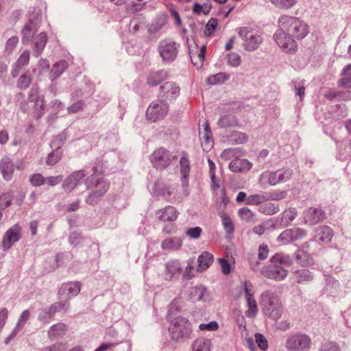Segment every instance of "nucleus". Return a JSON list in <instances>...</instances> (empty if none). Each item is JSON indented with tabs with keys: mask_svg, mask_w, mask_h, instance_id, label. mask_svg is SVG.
I'll list each match as a JSON object with an SVG mask.
<instances>
[{
	"mask_svg": "<svg viewBox=\"0 0 351 351\" xmlns=\"http://www.w3.org/2000/svg\"><path fill=\"white\" fill-rule=\"evenodd\" d=\"M278 27L297 40H302L309 33L308 25L300 19L288 15L280 16Z\"/></svg>",
	"mask_w": 351,
	"mask_h": 351,
	"instance_id": "nucleus-1",
	"label": "nucleus"
},
{
	"mask_svg": "<svg viewBox=\"0 0 351 351\" xmlns=\"http://www.w3.org/2000/svg\"><path fill=\"white\" fill-rule=\"evenodd\" d=\"M169 320L170 337L173 340L178 341L191 338L192 326L186 319L182 317L171 319L169 315Z\"/></svg>",
	"mask_w": 351,
	"mask_h": 351,
	"instance_id": "nucleus-2",
	"label": "nucleus"
},
{
	"mask_svg": "<svg viewBox=\"0 0 351 351\" xmlns=\"http://www.w3.org/2000/svg\"><path fill=\"white\" fill-rule=\"evenodd\" d=\"M238 34L243 40L244 49L248 51L256 50L263 42V32L251 27H240Z\"/></svg>",
	"mask_w": 351,
	"mask_h": 351,
	"instance_id": "nucleus-3",
	"label": "nucleus"
},
{
	"mask_svg": "<svg viewBox=\"0 0 351 351\" xmlns=\"http://www.w3.org/2000/svg\"><path fill=\"white\" fill-rule=\"evenodd\" d=\"M274 40L277 45L285 53L294 54L298 51V46L295 39L282 28L279 27L274 34Z\"/></svg>",
	"mask_w": 351,
	"mask_h": 351,
	"instance_id": "nucleus-4",
	"label": "nucleus"
},
{
	"mask_svg": "<svg viewBox=\"0 0 351 351\" xmlns=\"http://www.w3.org/2000/svg\"><path fill=\"white\" fill-rule=\"evenodd\" d=\"M292 176V171L289 169H280L276 171H267L261 173L258 182L261 186L269 184L276 185L280 182L289 180Z\"/></svg>",
	"mask_w": 351,
	"mask_h": 351,
	"instance_id": "nucleus-5",
	"label": "nucleus"
},
{
	"mask_svg": "<svg viewBox=\"0 0 351 351\" xmlns=\"http://www.w3.org/2000/svg\"><path fill=\"white\" fill-rule=\"evenodd\" d=\"M169 112V105L162 99L153 101L147 108L146 116L152 122L163 119Z\"/></svg>",
	"mask_w": 351,
	"mask_h": 351,
	"instance_id": "nucleus-6",
	"label": "nucleus"
},
{
	"mask_svg": "<svg viewBox=\"0 0 351 351\" xmlns=\"http://www.w3.org/2000/svg\"><path fill=\"white\" fill-rule=\"evenodd\" d=\"M174 159L172 154L162 147L156 149L150 156L152 165L160 170L167 168Z\"/></svg>",
	"mask_w": 351,
	"mask_h": 351,
	"instance_id": "nucleus-7",
	"label": "nucleus"
},
{
	"mask_svg": "<svg viewBox=\"0 0 351 351\" xmlns=\"http://www.w3.org/2000/svg\"><path fill=\"white\" fill-rule=\"evenodd\" d=\"M311 339L306 335H295L286 341V348L290 351H305L308 350Z\"/></svg>",
	"mask_w": 351,
	"mask_h": 351,
	"instance_id": "nucleus-8",
	"label": "nucleus"
},
{
	"mask_svg": "<svg viewBox=\"0 0 351 351\" xmlns=\"http://www.w3.org/2000/svg\"><path fill=\"white\" fill-rule=\"evenodd\" d=\"M158 51L163 61L172 62L177 56L178 49L175 42L162 40L160 42Z\"/></svg>",
	"mask_w": 351,
	"mask_h": 351,
	"instance_id": "nucleus-9",
	"label": "nucleus"
},
{
	"mask_svg": "<svg viewBox=\"0 0 351 351\" xmlns=\"http://www.w3.org/2000/svg\"><path fill=\"white\" fill-rule=\"evenodd\" d=\"M21 236V227L15 224L10 228L5 233L2 241V249L3 251L8 250L12 245L19 241Z\"/></svg>",
	"mask_w": 351,
	"mask_h": 351,
	"instance_id": "nucleus-10",
	"label": "nucleus"
},
{
	"mask_svg": "<svg viewBox=\"0 0 351 351\" xmlns=\"http://www.w3.org/2000/svg\"><path fill=\"white\" fill-rule=\"evenodd\" d=\"M180 95V87L172 82H167L160 87V99L171 101Z\"/></svg>",
	"mask_w": 351,
	"mask_h": 351,
	"instance_id": "nucleus-11",
	"label": "nucleus"
},
{
	"mask_svg": "<svg viewBox=\"0 0 351 351\" xmlns=\"http://www.w3.org/2000/svg\"><path fill=\"white\" fill-rule=\"evenodd\" d=\"M81 290V284L79 282H70L61 285L58 294L62 301L68 300L76 296Z\"/></svg>",
	"mask_w": 351,
	"mask_h": 351,
	"instance_id": "nucleus-12",
	"label": "nucleus"
},
{
	"mask_svg": "<svg viewBox=\"0 0 351 351\" xmlns=\"http://www.w3.org/2000/svg\"><path fill=\"white\" fill-rule=\"evenodd\" d=\"M325 219V213L320 208H309L304 213L303 219L305 224L313 226Z\"/></svg>",
	"mask_w": 351,
	"mask_h": 351,
	"instance_id": "nucleus-13",
	"label": "nucleus"
},
{
	"mask_svg": "<svg viewBox=\"0 0 351 351\" xmlns=\"http://www.w3.org/2000/svg\"><path fill=\"white\" fill-rule=\"evenodd\" d=\"M262 274L267 278L282 280L287 276V271L282 267L274 263V265H269L264 268Z\"/></svg>",
	"mask_w": 351,
	"mask_h": 351,
	"instance_id": "nucleus-14",
	"label": "nucleus"
},
{
	"mask_svg": "<svg viewBox=\"0 0 351 351\" xmlns=\"http://www.w3.org/2000/svg\"><path fill=\"white\" fill-rule=\"evenodd\" d=\"M181 272L180 263L178 261H169L165 265V269L162 274V278L167 281L172 280Z\"/></svg>",
	"mask_w": 351,
	"mask_h": 351,
	"instance_id": "nucleus-15",
	"label": "nucleus"
},
{
	"mask_svg": "<svg viewBox=\"0 0 351 351\" xmlns=\"http://www.w3.org/2000/svg\"><path fill=\"white\" fill-rule=\"evenodd\" d=\"M203 127L204 131L199 134L201 136V145L204 152H208L213 145L212 132L207 121L203 124Z\"/></svg>",
	"mask_w": 351,
	"mask_h": 351,
	"instance_id": "nucleus-16",
	"label": "nucleus"
},
{
	"mask_svg": "<svg viewBox=\"0 0 351 351\" xmlns=\"http://www.w3.org/2000/svg\"><path fill=\"white\" fill-rule=\"evenodd\" d=\"M158 215L160 221L164 222H172L177 219L179 213L175 207L167 206L159 210Z\"/></svg>",
	"mask_w": 351,
	"mask_h": 351,
	"instance_id": "nucleus-17",
	"label": "nucleus"
},
{
	"mask_svg": "<svg viewBox=\"0 0 351 351\" xmlns=\"http://www.w3.org/2000/svg\"><path fill=\"white\" fill-rule=\"evenodd\" d=\"M306 234V231L302 228L288 229L283 231L278 239L286 241H296L304 237Z\"/></svg>",
	"mask_w": 351,
	"mask_h": 351,
	"instance_id": "nucleus-18",
	"label": "nucleus"
},
{
	"mask_svg": "<svg viewBox=\"0 0 351 351\" xmlns=\"http://www.w3.org/2000/svg\"><path fill=\"white\" fill-rule=\"evenodd\" d=\"M252 166V163L247 159H236L230 163L229 169L234 173L247 172Z\"/></svg>",
	"mask_w": 351,
	"mask_h": 351,
	"instance_id": "nucleus-19",
	"label": "nucleus"
},
{
	"mask_svg": "<svg viewBox=\"0 0 351 351\" xmlns=\"http://www.w3.org/2000/svg\"><path fill=\"white\" fill-rule=\"evenodd\" d=\"M0 171L5 180H10L12 178L14 166L12 161L9 158L5 157L1 160Z\"/></svg>",
	"mask_w": 351,
	"mask_h": 351,
	"instance_id": "nucleus-20",
	"label": "nucleus"
},
{
	"mask_svg": "<svg viewBox=\"0 0 351 351\" xmlns=\"http://www.w3.org/2000/svg\"><path fill=\"white\" fill-rule=\"evenodd\" d=\"M85 177L83 171H77L73 173L66 178L63 184V188L65 191H71L77 186L80 181Z\"/></svg>",
	"mask_w": 351,
	"mask_h": 351,
	"instance_id": "nucleus-21",
	"label": "nucleus"
},
{
	"mask_svg": "<svg viewBox=\"0 0 351 351\" xmlns=\"http://www.w3.org/2000/svg\"><path fill=\"white\" fill-rule=\"evenodd\" d=\"M316 241L322 243H329L332 237V230L327 226H324L317 228L315 235Z\"/></svg>",
	"mask_w": 351,
	"mask_h": 351,
	"instance_id": "nucleus-22",
	"label": "nucleus"
},
{
	"mask_svg": "<svg viewBox=\"0 0 351 351\" xmlns=\"http://www.w3.org/2000/svg\"><path fill=\"white\" fill-rule=\"evenodd\" d=\"M260 303L264 307L276 306L279 305V299L274 293L266 291L262 293Z\"/></svg>",
	"mask_w": 351,
	"mask_h": 351,
	"instance_id": "nucleus-23",
	"label": "nucleus"
},
{
	"mask_svg": "<svg viewBox=\"0 0 351 351\" xmlns=\"http://www.w3.org/2000/svg\"><path fill=\"white\" fill-rule=\"evenodd\" d=\"M47 41V36L45 32H41L34 38V50L36 57H38L43 51Z\"/></svg>",
	"mask_w": 351,
	"mask_h": 351,
	"instance_id": "nucleus-24",
	"label": "nucleus"
},
{
	"mask_svg": "<svg viewBox=\"0 0 351 351\" xmlns=\"http://www.w3.org/2000/svg\"><path fill=\"white\" fill-rule=\"evenodd\" d=\"M92 180L97 182L95 184V189L93 191L92 195L95 197H100L104 195L109 188V184L103 178L98 179L93 177Z\"/></svg>",
	"mask_w": 351,
	"mask_h": 351,
	"instance_id": "nucleus-25",
	"label": "nucleus"
},
{
	"mask_svg": "<svg viewBox=\"0 0 351 351\" xmlns=\"http://www.w3.org/2000/svg\"><path fill=\"white\" fill-rule=\"evenodd\" d=\"M36 32V27L33 22L27 23L22 30V42L28 43L32 40L33 36Z\"/></svg>",
	"mask_w": 351,
	"mask_h": 351,
	"instance_id": "nucleus-26",
	"label": "nucleus"
},
{
	"mask_svg": "<svg viewBox=\"0 0 351 351\" xmlns=\"http://www.w3.org/2000/svg\"><path fill=\"white\" fill-rule=\"evenodd\" d=\"M66 330V328L64 324L59 323L55 324L49 328L48 331V337L51 341L56 340L62 337Z\"/></svg>",
	"mask_w": 351,
	"mask_h": 351,
	"instance_id": "nucleus-27",
	"label": "nucleus"
},
{
	"mask_svg": "<svg viewBox=\"0 0 351 351\" xmlns=\"http://www.w3.org/2000/svg\"><path fill=\"white\" fill-rule=\"evenodd\" d=\"M213 261V256L207 252H205L202 253L199 257H198V267L197 269V271H203L206 270L207 268L209 267V266L211 265V263Z\"/></svg>",
	"mask_w": 351,
	"mask_h": 351,
	"instance_id": "nucleus-28",
	"label": "nucleus"
},
{
	"mask_svg": "<svg viewBox=\"0 0 351 351\" xmlns=\"http://www.w3.org/2000/svg\"><path fill=\"white\" fill-rule=\"evenodd\" d=\"M243 288L245 293V300L247 307H257L256 300L254 298V289L251 282L245 281L243 282Z\"/></svg>",
	"mask_w": 351,
	"mask_h": 351,
	"instance_id": "nucleus-29",
	"label": "nucleus"
},
{
	"mask_svg": "<svg viewBox=\"0 0 351 351\" xmlns=\"http://www.w3.org/2000/svg\"><path fill=\"white\" fill-rule=\"evenodd\" d=\"M182 242L180 238H167L161 244V247L165 250H178L182 246Z\"/></svg>",
	"mask_w": 351,
	"mask_h": 351,
	"instance_id": "nucleus-30",
	"label": "nucleus"
},
{
	"mask_svg": "<svg viewBox=\"0 0 351 351\" xmlns=\"http://www.w3.org/2000/svg\"><path fill=\"white\" fill-rule=\"evenodd\" d=\"M68 63L66 60H60L53 64L50 72V79L53 80L60 76L66 69Z\"/></svg>",
	"mask_w": 351,
	"mask_h": 351,
	"instance_id": "nucleus-31",
	"label": "nucleus"
},
{
	"mask_svg": "<svg viewBox=\"0 0 351 351\" xmlns=\"http://www.w3.org/2000/svg\"><path fill=\"white\" fill-rule=\"evenodd\" d=\"M210 341L204 337L197 338L192 344V351H210Z\"/></svg>",
	"mask_w": 351,
	"mask_h": 351,
	"instance_id": "nucleus-32",
	"label": "nucleus"
},
{
	"mask_svg": "<svg viewBox=\"0 0 351 351\" xmlns=\"http://www.w3.org/2000/svg\"><path fill=\"white\" fill-rule=\"evenodd\" d=\"M206 50V46L202 45L198 53H192L191 55V62L197 69L201 68L203 65V62L205 58Z\"/></svg>",
	"mask_w": 351,
	"mask_h": 351,
	"instance_id": "nucleus-33",
	"label": "nucleus"
},
{
	"mask_svg": "<svg viewBox=\"0 0 351 351\" xmlns=\"http://www.w3.org/2000/svg\"><path fill=\"white\" fill-rule=\"evenodd\" d=\"M343 78L339 81L343 88H351V64L346 65L341 71Z\"/></svg>",
	"mask_w": 351,
	"mask_h": 351,
	"instance_id": "nucleus-34",
	"label": "nucleus"
},
{
	"mask_svg": "<svg viewBox=\"0 0 351 351\" xmlns=\"http://www.w3.org/2000/svg\"><path fill=\"white\" fill-rule=\"evenodd\" d=\"M219 217L221 219L223 226L226 232L228 234H232L234 231V225L230 216L226 212H221Z\"/></svg>",
	"mask_w": 351,
	"mask_h": 351,
	"instance_id": "nucleus-35",
	"label": "nucleus"
},
{
	"mask_svg": "<svg viewBox=\"0 0 351 351\" xmlns=\"http://www.w3.org/2000/svg\"><path fill=\"white\" fill-rule=\"evenodd\" d=\"M294 280L298 283L309 282L313 279L311 273L307 269L296 271L293 274Z\"/></svg>",
	"mask_w": 351,
	"mask_h": 351,
	"instance_id": "nucleus-36",
	"label": "nucleus"
},
{
	"mask_svg": "<svg viewBox=\"0 0 351 351\" xmlns=\"http://www.w3.org/2000/svg\"><path fill=\"white\" fill-rule=\"evenodd\" d=\"M181 173L182 175V183L184 185H187V182L186 181L189 171H190V162L189 160L185 157L182 156L180 160Z\"/></svg>",
	"mask_w": 351,
	"mask_h": 351,
	"instance_id": "nucleus-37",
	"label": "nucleus"
},
{
	"mask_svg": "<svg viewBox=\"0 0 351 351\" xmlns=\"http://www.w3.org/2000/svg\"><path fill=\"white\" fill-rule=\"evenodd\" d=\"M271 262L275 264L279 263L286 267H289L292 264L291 258L289 256L282 254H276L273 256L271 258Z\"/></svg>",
	"mask_w": 351,
	"mask_h": 351,
	"instance_id": "nucleus-38",
	"label": "nucleus"
},
{
	"mask_svg": "<svg viewBox=\"0 0 351 351\" xmlns=\"http://www.w3.org/2000/svg\"><path fill=\"white\" fill-rule=\"evenodd\" d=\"M297 215V210L294 208H289L285 210L282 214L281 221L284 225H288Z\"/></svg>",
	"mask_w": 351,
	"mask_h": 351,
	"instance_id": "nucleus-39",
	"label": "nucleus"
},
{
	"mask_svg": "<svg viewBox=\"0 0 351 351\" xmlns=\"http://www.w3.org/2000/svg\"><path fill=\"white\" fill-rule=\"evenodd\" d=\"M30 51L29 50H25L19 56L16 62V69L15 72L17 73L19 69L27 66L29 61Z\"/></svg>",
	"mask_w": 351,
	"mask_h": 351,
	"instance_id": "nucleus-40",
	"label": "nucleus"
},
{
	"mask_svg": "<svg viewBox=\"0 0 351 351\" xmlns=\"http://www.w3.org/2000/svg\"><path fill=\"white\" fill-rule=\"evenodd\" d=\"M270 1L274 5L281 10H289L297 3V0H270Z\"/></svg>",
	"mask_w": 351,
	"mask_h": 351,
	"instance_id": "nucleus-41",
	"label": "nucleus"
},
{
	"mask_svg": "<svg viewBox=\"0 0 351 351\" xmlns=\"http://www.w3.org/2000/svg\"><path fill=\"white\" fill-rule=\"evenodd\" d=\"M240 219L247 223L253 221L255 214L249 208L243 207L238 210Z\"/></svg>",
	"mask_w": 351,
	"mask_h": 351,
	"instance_id": "nucleus-42",
	"label": "nucleus"
},
{
	"mask_svg": "<svg viewBox=\"0 0 351 351\" xmlns=\"http://www.w3.org/2000/svg\"><path fill=\"white\" fill-rule=\"evenodd\" d=\"M267 200V196L261 194H255L247 197L246 204L249 205H258Z\"/></svg>",
	"mask_w": 351,
	"mask_h": 351,
	"instance_id": "nucleus-43",
	"label": "nucleus"
},
{
	"mask_svg": "<svg viewBox=\"0 0 351 351\" xmlns=\"http://www.w3.org/2000/svg\"><path fill=\"white\" fill-rule=\"evenodd\" d=\"M297 261L302 266H308L313 264V259L304 251L297 252Z\"/></svg>",
	"mask_w": 351,
	"mask_h": 351,
	"instance_id": "nucleus-44",
	"label": "nucleus"
},
{
	"mask_svg": "<svg viewBox=\"0 0 351 351\" xmlns=\"http://www.w3.org/2000/svg\"><path fill=\"white\" fill-rule=\"evenodd\" d=\"M228 79V76H227L223 73H218L215 75H210L207 78V84L210 85H215L217 84H220L224 82L226 80Z\"/></svg>",
	"mask_w": 351,
	"mask_h": 351,
	"instance_id": "nucleus-45",
	"label": "nucleus"
},
{
	"mask_svg": "<svg viewBox=\"0 0 351 351\" xmlns=\"http://www.w3.org/2000/svg\"><path fill=\"white\" fill-rule=\"evenodd\" d=\"M164 77L162 71L152 73L147 77V84L150 86H156L163 80Z\"/></svg>",
	"mask_w": 351,
	"mask_h": 351,
	"instance_id": "nucleus-46",
	"label": "nucleus"
},
{
	"mask_svg": "<svg viewBox=\"0 0 351 351\" xmlns=\"http://www.w3.org/2000/svg\"><path fill=\"white\" fill-rule=\"evenodd\" d=\"M62 152L58 149L51 152L47 158L46 163L47 165L53 166L58 163L62 158Z\"/></svg>",
	"mask_w": 351,
	"mask_h": 351,
	"instance_id": "nucleus-47",
	"label": "nucleus"
},
{
	"mask_svg": "<svg viewBox=\"0 0 351 351\" xmlns=\"http://www.w3.org/2000/svg\"><path fill=\"white\" fill-rule=\"evenodd\" d=\"M211 10V5L208 3H204L201 5L198 3H195L193 7V12L197 14L202 13L208 14Z\"/></svg>",
	"mask_w": 351,
	"mask_h": 351,
	"instance_id": "nucleus-48",
	"label": "nucleus"
},
{
	"mask_svg": "<svg viewBox=\"0 0 351 351\" xmlns=\"http://www.w3.org/2000/svg\"><path fill=\"white\" fill-rule=\"evenodd\" d=\"M175 188L170 186H163L162 188H158L155 192L158 195H161L165 199H169L173 194Z\"/></svg>",
	"mask_w": 351,
	"mask_h": 351,
	"instance_id": "nucleus-49",
	"label": "nucleus"
},
{
	"mask_svg": "<svg viewBox=\"0 0 351 351\" xmlns=\"http://www.w3.org/2000/svg\"><path fill=\"white\" fill-rule=\"evenodd\" d=\"M263 213L269 215H272L277 213L280 209L279 206L275 203H268L261 207Z\"/></svg>",
	"mask_w": 351,
	"mask_h": 351,
	"instance_id": "nucleus-50",
	"label": "nucleus"
},
{
	"mask_svg": "<svg viewBox=\"0 0 351 351\" xmlns=\"http://www.w3.org/2000/svg\"><path fill=\"white\" fill-rule=\"evenodd\" d=\"M13 199V195L12 193H5L0 196V208L5 209L10 206Z\"/></svg>",
	"mask_w": 351,
	"mask_h": 351,
	"instance_id": "nucleus-51",
	"label": "nucleus"
},
{
	"mask_svg": "<svg viewBox=\"0 0 351 351\" xmlns=\"http://www.w3.org/2000/svg\"><path fill=\"white\" fill-rule=\"evenodd\" d=\"M255 341L258 348L262 350H266L268 348L267 339L261 333L255 334Z\"/></svg>",
	"mask_w": 351,
	"mask_h": 351,
	"instance_id": "nucleus-52",
	"label": "nucleus"
},
{
	"mask_svg": "<svg viewBox=\"0 0 351 351\" xmlns=\"http://www.w3.org/2000/svg\"><path fill=\"white\" fill-rule=\"evenodd\" d=\"M217 20L215 18H211L206 25V28L204 30V34L206 36H210L213 34V32L215 29L217 25Z\"/></svg>",
	"mask_w": 351,
	"mask_h": 351,
	"instance_id": "nucleus-53",
	"label": "nucleus"
},
{
	"mask_svg": "<svg viewBox=\"0 0 351 351\" xmlns=\"http://www.w3.org/2000/svg\"><path fill=\"white\" fill-rule=\"evenodd\" d=\"M241 151L238 149L230 148L225 149L221 154V157L225 160H230L231 158L239 155Z\"/></svg>",
	"mask_w": 351,
	"mask_h": 351,
	"instance_id": "nucleus-54",
	"label": "nucleus"
},
{
	"mask_svg": "<svg viewBox=\"0 0 351 351\" xmlns=\"http://www.w3.org/2000/svg\"><path fill=\"white\" fill-rule=\"evenodd\" d=\"M29 182L34 186H40L45 182V178L40 173H36L29 178Z\"/></svg>",
	"mask_w": 351,
	"mask_h": 351,
	"instance_id": "nucleus-55",
	"label": "nucleus"
},
{
	"mask_svg": "<svg viewBox=\"0 0 351 351\" xmlns=\"http://www.w3.org/2000/svg\"><path fill=\"white\" fill-rule=\"evenodd\" d=\"M32 82V77L30 75L24 74L21 75L17 83V86L20 88H27Z\"/></svg>",
	"mask_w": 351,
	"mask_h": 351,
	"instance_id": "nucleus-56",
	"label": "nucleus"
},
{
	"mask_svg": "<svg viewBox=\"0 0 351 351\" xmlns=\"http://www.w3.org/2000/svg\"><path fill=\"white\" fill-rule=\"evenodd\" d=\"M228 62L232 66L237 67L241 62V56L237 53H232L228 55Z\"/></svg>",
	"mask_w": 351,
	"mask_h": 351,
	"instance_id": "nucleus-57",
	"label": "nucleus"
},
{
	"mask_svg": "<svg viewBox=\"0 0 351 351\" xmlns=\"http://www.w3.org/2000/svg\"><path fill=\"white\" fill-rule=\"evenodd\" d=\"M264 313L273 319H278L281 316L280 308H264Z\"/></svg>",
	"mask_w": 351,
	"mask_h": 351,
	"instance_id": "nucleus-58",
	"label": "nucleus"
},
{
	"mask_svg": "<svg viewBox=\"0 0 351 351\" xmlns=\"http://www.w3.org/2000/svg\"><path fill=\"white\" fill-rule=\"evenodd\" d=\"M258 258L261 261L265 260L269 255V248L267 244L263 243L258 247Z\"/></svg>",
	"mask_w": 351,
	"mask_h": 351,
	"instance_id": "nucleus-59",
	"label": "nucleus"
},
{
	"mask_svg": "<svg viewBox=\"0 0 351 351\" xmlns=\"http://www.w3.org/2000/svg\"><path fill=\"white\" fill-rule=\"evenodd\" d=\"M217 261L221 267L222 273L225 275L229 274L231 271V267L228 261L222 258H219Z\"/></svg>",
	"mask_w": 351,
	"mask_h": 351,
	"instance_id": "nucleus-60",
	"label": "nucleus"
},
{
	"mask_svg": "<svg viewBox=\"0 0 351 351\" xmlns=\"http://www.w3.org/2000/svg\"><path fill=\"white\" fill-rule=\"evenodd\" d=\"M19 43V38L17 36H12L10 38L5 44V51L8 53H12Z\"/></svg>",
	"mask_w": 351,
	"mask_h": 351,
	"instance_id": "nucleus-61",
	"label": "nucleus"
},
{
	"mask_svg": "<svg viewBox=\"0 0 351 351\" xmlns=\"http://www.w3.org/2000/svg\"><path fill=\"white\" fill-rule=\"evenodd\" d=\"M199 328L201 330L215 331L219 328V325L217 322L213 321L208 324H201Z\"/></svg>",
	"mask_w": 351,
	"mask_h": 351,
	"instance_id": "nucleus-62",
	"label": "nucleus"
},
{
	"mask_svg": "<svg viewBox=\"0 0 351 351\" xmlns=\"http://www.w3.org/2000/svg\"><path fill=\"white\" fill-rule=\"evenodd\" d=\"M233 141L237 144H242L247 141V136L242 132H237L233 135Z\"/></svg>",
	"mask_w": 351,
	"mask_h": 351,
	"instance_id": "nucleus-63",
	"label": "nucleus"
},
{
	"mask_svg": "<svg viewBox=\"0 0 351 351\" xmlns=\"http://www.w3.org/2000/svg\"><path fill=\"white\" fill-rule=\"evenodd\" d=\"M66 346L62 343H55L43 348L40 351H65Z\"/></svg>",
	"mask_w": 351,
	"mask_h": 351,
	"instance_id": "nucleus-64",
	"label": "nucleus"
}]
</instances>
